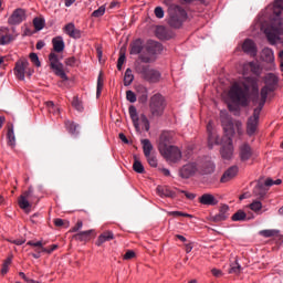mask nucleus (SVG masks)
Listing matches in <instances>:
<instances>
[{
  "instance_id": "f257e3e1",
  "label": "nucleus",
  "mask_w": 283,
  "mask_h": 283,
  "mask_svg": "<svg viewBox=\"0 0 283 283\" xmlns=\"http://www.w3.org/2000/svg\"><path fill=\"white\" fill-rule=\"evenodd\" d=\"M282 10L283 0H275L273 10L275 18L272 20L271 28L265 30L266 39L271 45H275L277 41H280V36L283 34V20L280 18Z\"/></svg>"
},
{
  "instance_id": "f03ea898",
  "label": "nucleus",
  "mask_w": 283,
  "mask_h": 283,
  "mask_svg": "<svg viewBox=\"0 0 283 283\" xmlns=\"http://www.w3.org/2000/svg\"><path fill=\"white\" fill-rule=\"evenodd\" d=\"M229 96L232 103L247 107V105H249V86L234 83L229 91Z\"/></svg>"
},
{
  "instance_id": "7ed1b4c3",
  "label": "nucleus",
  "mask_w": 283,
  "mask_h": 283,
  "mask_svg": "<svg viewBox=\"0 0 283 283\" xmlns=\"http://www.w3.org/2000/svg\"><path fill=\"white\" fill-rule=\"evenodd\" d=\"M163 44L157 41L149 40L145 46V51L138 55L140 63H154L156 54H160Z\"/></svg>"
},
{
  "instance_id": "20e7f679",
  "label": "nucleus",
  "mask_w": 283,
  "mask_h": 283,
  "mask_svg": "<svg viewBox=\"0 0 283 283\" xmlns=\"http://www.w3.org/2000/svg\"><path fill=\"white\" fill-rule=\"evenodd\" d=\"M135 71L148 83H158L161 78V74L158 70L151 69L149 65L143 64V62L135 63Z\"/></svg>"
},
{
  "instance_id": "39448f33",
  "label": "nucleus",
  "mask_w": 283,
  "mask_h": 283,
  "mask_svg": "<svg viewBox=\"0 0 283 283\" xmlns=\"http://www.w3.org/2000/svg\"><path fill=\"white\" fill-rule=\"evenodd\" d=\"M168 24L170 28H182L185 21H187V11L180 6H171L168 9Z\"/></svg>"
},
{
  "instance_id": "423d86ee",
  "label": "nucleus",
  "mask_w": 283,
  "mask_h": 283,
  "mask_svg": "<svg viewBox=\"0 0 283 283\" xmlns=\"http://www.w3.org/2000/svg\"><path fill=\"white\" fill-rule=\"evenodd\" d=\"M165 107H167V103L165 102V97L157 93L150 97L149 101V109L151 116H160L165 112Z\"/></svg>"
},
{
  "instance_id": "0eeeda50",
  "label": "nucleus",
  "mask_w": 283,
  "mask_h": 283,
  "mask_svg": "<svg viewBox=\"0 0 283 283\" xmlns=\"http://www.w3.org/2000/svg\"><path fill=\"white\" fill-rule=\"evenodd\" d=\"M129 116L132 118L133 125L136 129V132H140V123L144 124L145 130L149 132V119L145 114H142L138 116V111L136 109V106L132 105L128 108ZM140 122V123H139Z\"/></svg>"
},
{
  "instance_id": "6e6552de",
  "label": "nucleus",
  "mask_w": 283,
  "mask_h": 283,
  "mask_svg": "<svg viewBox=\"0 0 283 283\" xmlns=\"http://www.w3.org/2000/svg\"><path fill=\"white\" fill-rule=\"evenodd\" d=\"M158 150L168 163H178V160L182 158L180 148L174 145L167 146L165 148H158Z\"/></svg>"
},
{
  "instance_id": "1a4fd4ad",
  "label": "nucleus",
  "mask_w": 283,
  "mask_h": 283,
  "mask_svg": "<svg viewBox=\"0 0 283 283\" xmlns=\"http://www.w3.org/2000/svg\"><path fill=\"white\" fill-rule=\"evenodd\" d=\"M34 200H36L35 202H39V199L34 196V188L30 186L29 189L19 197L18 205L20 209H30L34 203Z\"/></svg>"
},
{
  "instance_id": "9d476101",
  "label": "nucleus",
  "mask_w": 283,
  "mask_h": 283,
  "mask_svg": "<svg viewBox=\"0 0 283 283\" xmlns=\"http://www.w3.org/2000/svg\"><path fill=\"white\" fill-rule=\"evenodd\" d=\"M49 61L50 67L53 70L54 74L60 76L62 81H67V74H65V71L63 70V63L59 61V55L54 52L50 53Z\"/></svg>"
},
{
  "instance_id": "9b49d317",
  "label": "nucleus",
  "mask_w": 283,
  "mask_h": 283,
  "mask_svg": "<svg viewBox=\"0 0 283 283\" xmlns=\"http://www.w3.org/2000/svg\"><path fill=\"white\" fill-rule=\"evenodd\" d=\"M14 74L19 81L25 80V74L32 76V71L30 70V62L28 60H20L15 63Z\"/></svg>"
},
{
  "instance_id": "f8f14e48",
  "label": "nucleus",
  "mask_w": 283,
  "mask_h": 283,
  "mask_svg": "<svg viewBox=\"0 0 283 283\" xmlns=\"http://www.w3.org/2000/svg\"><path fill=\"white\" fill-rule=\"evenodd\" d=\"M262 108H254L253 115L248 118L247 122V134L248 136H253L258 132V125L260 123V114Z\"/></svg>"
},
{
  "instance_id": "ddd939ff",
  "label": "nucleus",
  "mask_w": 283,
  "mask_h": 283,
  "mask_svg": "<svg viewBox=\"0 0 283 283\" xmlns=\"http://www.w3.org/2000/svg\"><path fill=\"white\" fill-rule=\"evenodd\" d=\"M25 9L18 8L13 10L12 14L8 19L9 25H21L22 21H25Z\"/></svg>"
},
{
  "instance_id": "4468645a",
  "label": "nucleus",
  "mask_w": 283,
  "mask_h": 283,
  "mask_svg": "<svg viewBox=\"0 0 283 283\" xmlns=\"http://www.w3.org/2000/svg\"><path fill=\"white\" fill-rule=\"evenodd\" d=\"M175 136H176V134L171 130L163 132L159 137L158 149H165V147L171 146V144L174 143Z\"/></svg>"
},
{
  "instance_id": "2eb2a0df",
  "label": "nucleus",
  "mask_w": 283,
  "mask_h": 283,
  "mask_svg": "<svg viewBox=\"0 0 283 283\" xmlns=\"http://www.w3.org/2000/svg\"><path fill=\"white\" fill-rule=\"evenodd\" d=\"M253 157V148L248 143L242 144L239 147V158L241 163H247V160H251Z\"/></svg>"
},
{
  "instance_id": "dca6fc26",
  "label": "nucleus",
  "mask_w": 283,
  "mask_h": 283,
  "mask_svg": "<svg viewBox=\"0 0 283 283\" xmlns=\"http://www.w3.org/2000/svg\"><path fill=\"white\" fill-rule=\"evenodd\" d=\"M196 171H198V166L196 164H186L179 169V176L184 179L191 178Z\"/></svg>"
},
{
  "instance_id": "f3484780",
  "label": "nucleus",
  "mask_w": 283,
  "mask_h": 283,
  "mask_svg": "<svg viewBox=\"0 0 283 283\" xmlns=\"http://www.w3.org/2000/svg\"><path fill=\"white\" fill-rule=\"evenodd\" d=\"M220 154L224 160H231L233 158V140H231V137H228V144L222 146Z\"/></svg>"
},
{
  "instance_id": "a211bd4d",
  "label": "nucleus",
  "mask_w": 283,
  "mask_h": 283,
  "mask_svg": "<svg viewBox=\"0 0 283 283\" xmlns=\"http://www.w3.org/2000/svg\"><path fill=\"white\" fill-rule=\"evenodd\" d=\"M14 41V35L10 34V29L6 27L0 28V45H8Z\"/></svg>"
},
{
  "instance_id": "6ab92c4d",
  "label": "nucleus",
  "mask_w": 283,
  "mask_h": 283,
  "mask_svg": "<svg viewBox=\"0 0 283 283\" xmlns=\"http://www.w3.org/2000/svg\"><path fill=\"white\" fill-rule=\"evenodd\" d=\"M143 50H145V44L142 39L134 40L129 45V54L140 55L143 54Z\"/></svg>"
},
{
  "instance_id": "aec40b11",
  "label": "nucleus",
  "mask_w": 283,
  "mask_h": 283,
  "mask_svg": "<svg viewBox=\"0 0 283 283\" xmlns=\"http://www.w3.org/2000/svg\"><path fill=\"white\" fill-rule=\"evenodd\" d=\"M242 50L245 54H250V56H258V48L255 46V42L251 39H247L242 44Z\"/></svg>"
},
{
  "instance_id": "412c9836",
  "label": "nucleus",
  "mask_w": 283,
  "mask_h": 283,
  "mask_svg": "<svg viewBox=\"0 0 283 283\" xmlns=\"http://www.w3.org/2000/svg\"><path fill=\"white\" fill-rule=\"evenodd\" d=\"M254 196H258L259 200H264V196L269 193V189L264 186V179H260L253 189Z\"/></svg>"
},
{
  "instance_id": "4be33fe9",
  "label": "nucleus",
  "mask_w": 283,
  "mask_h": 283,
  "mask_svg": "<svg viewBox=\"0 0 283 283\" xmlns=\"http://www.w3.org/2000/svg\"><path fill=\"white\" fill-rule=\"evenodd\" d=\"M238 171H240L238 166H231L223 172L220 182H229L230 180H233V178L238 176Z\"/></svg>"
},
{
  "instance_id": "5701e85b",
  "label": "nucleus",
  "mask_w": 283,
  "mask_h": 283,
  "mask_svg": "<svg viewBox=\"0 0 283 283\" xmlns=\"http://www.w3.org/2000/svg\"><path fill=\"white\" fill-rule=\"evenodd\" d=\"M261 59L265 63H270L272 67H275V54L273 53L272 49L265 48L261 52Z\"/></svg>"
},
{
  "instance_id": "b1692460",
  "label": "nucleus",
  "mask_w": 283,
  "mask_h": 283,
  "mask_svg": "<svg viewBox=\"0 0 283 283\" xmlns=\"http://www.w3.org/2000/svg\"><path fill=\"white\" fill-rule=\"evenodd\" d=\"M199 202L200 205H206L208 207H216V205H218V199H216V197L211 193H203L199 198Z\"/></svg>"
},
{
  "instance_id": "393cba45",
  "label": "nucleus",
  "mask_w": 283,
  "mask_h": 283,
  "mask_svg": "<svg viewBox=\"0 0 283 283\" xmlns=\"http://www.w3.org/2000/svg\"><path fill=\"white\" fill-rule=\"evenodd\" d=\"M64 31L71 39H81V30L76 29L74 23H69L64 27Z\"/></svg>"
},
{
  "instance_id": "a878e982",
  "label": "nucleus",
  "mask_w": 283,
  "mask_h": 283,
  "mask_svg": "<svg viewBox=\"0 0 283 283\" xmlns=\"http://www.w3.org/2000/svg\"><path fill=\"white\" fill-rule=\"evenodd\" d=\"M221 125L223 127L224 133L227 136H232L233 134V122L229 116H221Z\"/></svg>"
},
{
  "instance_id": "bb28decb",
  "label": "nucleus",
  "mask_w": 283,
  "mask_h": 283,
  "mask_svg": "<svg viewBox=\"0 0 283 283\" xmlns=\"http://www.w3.org/2000/svg\"><path fill=\"white\" fill-rule=\"evenodd\" d=\"M279 81H280V77H277V75H275V73H268L264 76V83L271 90H275V87H277Z\"/></svg>"
},
{
  "instance_id": "cd10ccee",
  "label": "nucleus",
  "mask_w": 283,
  "mask_h": 283,
  "mask_svg": "<svg viewBox=\"0 0 283 283\" xmlns=\"http://www.w3.org/2000/svg\"><path fill=\"white\" fill-rule=\"evenodd\" d=\"M229 218V206L222 205L219 209V213L213 217V222H222Z\"/></svg>"
},
{
  "instance_id": "c85d7f7f",
  "label": "nucleus",
  "mask_w": 283,
  "mask_h": 283,
  "mask_svg": "<svg viewBox=\"0 0 283 283\" xmlns=\"http://www.w3.org/2000/svg\"><path fill=\"white\" fill-rule=\"evenodd\" d=\"M111 240H114V232L105 231L97 238L95 244L96 247H103L105 242H109Z\"/></svg>"
},
{
  "instance_id": "c756f323",
  "label": "nucleus",
  "mask_w": 283,
  "mask_h": 283,
  "mask_svg": "<svg viewBox=\"0 0 283 283\" xmlns=\"http://www.w3.org/2000/svg\"><path fill=\"white\" fill-rule=\"evenodd\" d=\"M275 88H271V86H263L261 88V99L259 102V106L256 108L259 109H263L265 103H266V98L269 97V92H273Z\"/></svg>"
},
{
  "instance_id": "7c9ffc66",
  "label": "nucleus",
  "mask_w": 283,
  "mask_h": 283,
  "mask_svg": "<svg viewBox=\"0 0 283 283\" xmlns=\"http://www.w3.org/2000/svg\"><path fill=\"white\" fill-rule=\"evenodd\" d=\"M7 137H8V145L9 147H15L17 145V137L14 136V126L12 124L8 125V133H7Z\"/></svg>"
},
{
  "instance_id": "2f4dec72",
  "label": "nucleus",
  "mask_w": 283,
  "mask_h": 283,
  "mask_svg": "<svg viewBox=\"0 0 283 283\" xmlns=\"http://www.w3.org/2000/svg\"><path fill=\"white\" fill-rule=\"evenodd\" d=\"M252 218H254L253 216L252 217H248L247 218V212H244V210H238L232 217H231V220L233 222H244L247 220H252Z\"/></svg>"
},
{
  "instance_id": "473e14b6",
  "label": "nucleus",
  "mask_w": 283,
  "mask_h": 283,
  "mask_svg": "<svg viewBox=\"0 0 283 283\" xmlns=\"http://www.w3.org/2000/svg\"><path fill=\"white\" fill-rule=\"evenodd\" d=\"M54 52L61 53L65 50V42L62 36L54 38L52 40Z\"/></svg>"
},
{
  "instance_id": "72a5a7b5",
  "label": "nucleus",
  "mask_w": 283,
  "mask_h": 283,
  "mask_svg": "<svg viewBox=\"0 0 283 283\" xmlns=\"http://www.w3.org/2000/svg\"><path fill=\"white\" fill-rule=\"evenodd\" d=\"M93 231L94 230L82 231L77 234H74L73 239L78 240L80 242H87L91 240Z\"/></svg>"
},
{
  "instance_id": "f704fd0d",
  "label": "nucleus",
  "mask_w": 283,
  "mask_h": 283,
  "mask_svg": "<svg viewBox=\"0 0 283 283\" xmlns=\"http://www.w3.org/2000/svg\"><path fill=\"white\" fill-rule=\"evenodd\" d=\"M155 34L157 39H160L161 41H165L169 39V33L167 32V28L163 25H158L155 30Z\"/></svg>"
},
{
  "instance_id": "c9c22d12",
  "label": "nucleus",
  "mask_w": 283,
  "mask_h": 283,
  "mask_svg": "<svg viewBox=\"0 0 283 283\" xmlns=\"http://www.w3.org/2000/svg\"><path fill=\"white\" fill-rule=\"evenodd\" d=\"M137 94H139V103H147V98H149L147 87L139 85L137 86Z\"/></svg>"
},
{
  "instance_id": "e433bc0d",
  "label": "nucleus",
  "mask_w": 283,
  "mask_h": 283,
  "mask_svg": "<svg viewBox=\"0 0 283 283\" xmlns=\"http://www.w3.org/2000/svg\"><path fill=\"white\" fill-rule=\"evenodd\" d=\"M144 156H151V151L154 150V145L149 139H142Z\"/></svg>"
},
{
  "instance_id": "4c0bfd02",
  "label": "nucleus",
  "mask_w": 283,
  "mask_h": 283,
  "mask_svg": "<svg viewBox=\"0 0 283 283\" xmlns=\"http://www.w3.org/2000/svg\"><path fill=\"white\" fill-rule=\"evenodd\" d=\"M248 209L254 211L256 216H262V202L259 200H254L252 203L248 206Z\"/></svg>"
},
{
  "instance_id": "58836bf2",
  "label": "nucleus",
  "mask_w": 283,
  "mask_h": 283,
  "mask_svg": "<svg viewBox=\"0 0 283 283\" xmlns=\"http://www.w3.org/2000/svg\"><path fill=\"white\" fill-rule=\"evenodd\" d=\"M64 125L69 134H72V135L78 134V132H76V129H78V125L76 123L72 120H66Z\"/></svg>"
},
{
  "instance_id": "ea45409f",
  "label": "nucleus",
  "mask_w": 283,
  "mask_h": 283,
  "mask_svg": "<svg viewBox=\"0 0 283 283\" xmlns=\"http://www.w3.org/2000/svg\"><path fill=\"white\" fill-rule=\"evenodd\" d=\"M133 169L136 174H145V167L143 166V163L138 160L137 156H134Z\"/></svg>"
},
{
  "instance_id": "a19ab883",
  "label": "nucleus",
  "mask_w": 283,
  "mask_h": 283,
  "mask_svg": "<svg viewBox=\"0 0 283 283\" xmlns=\"http://www.w3.org/2000/svg\"><path fill=\"white\" fill-rule=\"evenodd\" d=\"M132 83H134V73H132V69H127L124 74V85L128 87Z\"/></svg>"
},
{
  "instance_id": "79ce46f5",
  "label": "nucleus",
  "mask_w": 283,
  "mask_h": 283,
  "mask_svg": "<svg viewBox=\"0 0 283 283\" xmlns=\"http://www.w3.org/2000/svg\"><path fill=\"white\" fill-rule=\"evenodd\" d=\"M201 168L203 174H213L216 165L213 164V161L208 160L205 164H202Z\"/></svg>"
},
{
  "instance_id": "37998d69",
  "label": "nucleus",
  "mask_w": 283,
  "mask_h": 283,
  "mask_svg": "<svg viewBox=\"0 0 283 283\" xmlns=\"http://www.w3.org/2000/svg\"><path fill=\"white\" fill-rule=\"evenodd\" d=\"M72 107H74V109L80 113L85 109V107L83 106V102L78 98V96L73 97Z\"/></svg>"
},
{
  "instance_id": "c03bdc74",
  "label": "nucleus",
  "mask_w": 283,
  "mask_h": 283,
  "mask_svg": "<svg viewBox=\"0 0 283 283\" xmlns=\"http://www.w3.org/2000/svg\"><path fill=\"white\" fill-rule=\"evenodd\" d=\"M213 145H220V138L216 136V134L208 135V147L209 149H213Z\"/></svg>"
},
{
  "instance_id": "a18cd8bd",
  "label": "nucleus",
  "mask_w": 283,
  "mask_h": 283,
  "mask_svg": "<svg viewBox=\"0 0 283 283\" xmlns=\"http://www.w3.org/2000/svg\"><path fill=\"white\" fill-rule=\"evenodd\" d=\"M157 191H159L160 196H165V198H176V192H174L169 188H157Z\"/></svg>"
},
{
  "instance_id": "49530a36",
  "label": "nucleus",
  "mask_w": 283,
  "mask_h": 283,
  "mask_svg": "<svg viewBox=\"0 0 283 283\" xmlns=\"http://www.w3.org/2000/svg\"><path fill=\"white\" fill-rule=\"evenodd\" d=\"M242 271V266H240V263L235 261L230 265L229 273L234 275H240V272Z\"/></svg>"
},
{
  "instance_id": "de8ad7c7",
  "label": "nucleus",
  "mask_w": 283,
  "mask_h": 283,
  "mask_svg": "<svg viewBox=\"0 0 283 283\" xmlns=\"http://www.w3.org/2000/svg\"><path fill=\"white\" fill-rule=\"evenodd\" d=\"M33 25H34L35 30L41 31V30H43V28H45V20H43L41 18H35V19H33Z\"/></svg>"
},
{
  "instance_id": "09e8293b",
  "label": "nucleus",
  "mask_w": 283,
  "mask_h": 283,
  "mask_svg": "<svg viewBox=\"0 0 283 283\" xmlns=\"http://www.w3.org/2000/svg\"><path fill=\"white\" fill-rule=\"evenodd\" d=\"M103 92V72L101 71L97 77V91H96V96H101Z\"/></svg>"
},
{
  "instance_id": "8fccbe9b",
  "label": "nucleus",
  "mask_w": 283,
  "mask_h": 283,
  "mask_svg": "<svg viewBox=\"0 0 283 283\" xmlns=\"http://www.w3.org/2000/svg\"><path fill=\"white\" fill-rule=\"evenodd\" d=\"M277 233H280L277 230H262L260 235H263V238H274Z\"/></svg>"
},
{
  "instance_id": "3c124183",
  "label": "nucleus",
  "mask_w": 283,
  "mask_h": 283,
  "mask_svg": "<svg viewBox=\"0 0 283 283\" xmlns=\"http://www.w3.org/2000/svg\"><path fill=\"white\" fill-rule=\"evenodd\" d=\"M10 264H12V258H8L3 264H2V269H1V273L2 275H6L10 269Z\"/></svg>"
},
{
  "instance_id": "603ef678",
  "label": "nucleus",
  "mask_w": 283,
  "mask_h": 283,
  "mask_svg": "<svg viewBox=\"0 0 283 283\" xmlns=\"http://www.w3.org/2000/svg\"><path fill=\"white\" fill-rule=\"evenodd\" d=\"M29 57L35 67H41V61H39V55H36V53H30Z\"/></svg>"
},
{
  "instance_id": "864d4df0",
  "label": "nucleus",
  "mask_w": 283,
  "mask_h": 283,
  "mask_svg": "<svg viewBox=\"0 0 283 283\" xmlns=\"http://www.w3.org/2000/svg\"><path fill=\"white\" fill-rule=\"evenodd\" d=\"M169 216H172L174 218H191V214L180 211H170Z\"/></svg>"
},
{
  "instance_id": "5fc2aeb1",
  "label": "nucleus",
  "mask_w": 283,
  "mask_h": 283,
  "mask_svg": "<svg viewBox=\"0 0 283 283\" xmlns=\"http://www.w3.org/2000/svg\"><path fill=\"white\" fill-rule=\"evenodd\" d=\"M154 13L157 19H165V10L163 7H156Z\"/></svg>"
},
{
  "instance_id": "6e6d98bb",
  "label": "nucleus",
  "mask_w": 283,
  "mask_h": 283,
  "mask_svg": "<svg viewBox=\"0 0 283 283\" xmlns=\"http://www.w3.org/2000/svg\"><path fill=\"white\" fill-rule=\"evenodd\" d=\"M103 14H105V6H102L97 10L93 11L92 17L98 19V17H103Z\"/></svg>"
},
{
  "instance_id": "4d7b16f0",
  "label": "nucleus",
  "mask_w": 283,
  "mask_h": 283,
  "mask_svg": "<svg viewBox=\"0 0 283 283\" xmlns=\"http://www.w3.org/2000/svg\"><path fill=\"white\" fill-rule=\"evenodd\" d=\"M126 57L125 53H120L118 60H117V70L120 72L123 70V65L125 64Z\"/></svg>"
},
{
  "instance_id": "13d9d810",
  "label": "nucleus",
  "mask_w": 283,
  "mask_h": 283,
  "mask_svg": "<svg viewBox=\"0 0 283 283\" xmlns=\"http://www.w3.org/2000/svg\"><path fill=\"white\" fill-rule=\"evenodd\" d=\"M126 99L129 103H136V93H134L133 91H127L126 92Z\"/></svg>"
},
{
  "instance_id": "bf43d9fd",
  "label": "nucleus",
  "mask_w": 283,
  "mask_h": 283,
  "mask_svg": "<svg viewBox=\"0 0 283 283\" xmlns=\"http://www.w3.org/2000/svg\"><path fill=\"white\" fill-rule=\"evenodd\" d=\"M55 227H70V221H65L63 219H54Z\"/></svg>"
},
{
  "instance_id": "052dcab7",
  "label": "nucleus",
  "mask_w": 283,
  "mask_h": 283,
  "mask_svg": "<svg viewBox=\"0 0 283 283\" xmlns=\"http://www.w3.org/2000/svg\"><path fill=\"white\" fill-rule=\"evenodd\" d=\"M147 160H148V165H150V167H158V159H156V157L149 155L146 156Z\"/></svg>"
},
{
  "instance_id": "680f3d73",
  "label": "nucleus",
  "mask_w": 283,
  "mask_h": 283,
  "mask_svg": "<svg viewBox=\"0 0 283 283\" xmlns=\"http://www.w3.org/2000/svg\"><path fill=\"white\" fill-rule=\"evenodd\" d=\"M59 249V245L52 244L49 248H42V253H53V251H56Z\"/></svg>"
},
{
  "instance_id": "e2e57ef3",
  "label": "nucleus",
  "mask_w": 283,
  "mask_h": 283,
  "mask_svg": "<svg viewBox=\"0 0 283 283\" xmlns=\"http://www.w3.org/2000/svg\"><path fill=\"white\" fill-rule=\"evenodd\" d=\"M134 258H136V252H134V250H127L124 254V260H134Z\"/></svg>"
},
{
  "instance_id": "0e129e2a",
  "label": "nucleus",
  "mask_w": 283,
  "mask_h": 283,
  "mask_svg": "<svg viewBox=\"0 0 283 283\" xmlns=\"http://www.w3.org/2000/svg\"><path fill=\"white\" fill-rule=\"evenodd\" d=\"M65 65H69L70 67H74L76 65V57L71 56L65 60Z\"/></svg>"
},
{
  "instance_id": "69168bd1",
  "label": "nucleus",
  "mask_w": 283,
  "mask_h": 283,
  "mask_svg": "<svg viewBox=\"0 0 283 283\" xmlns=\"http://www.w3.org/2000/svg\"><path fill=\"white\" fill-rule=\"evenodd\" d=\"M80 229H83V221L82 220H78L76 222V224L72 228L71 232L76 233V231H78Z\"/></svg>"
},
{
  "instance_id": "338daca9",
  "label": "nucleus",
  "mask_w": 283,
  "mask_h": 283,
  "mask_svg": "<svg viewBox=\"0 0 283 283\" xmlns=\"http://www.w3.org/2000/svg\"><path fill=\"white\" fill-rule=\"evenodd\" d=\"M179 193H184L188 200H193L196 198V195L187 192L185 190H179Z\"/></svg>"
},
{
  "instance_id": "774afa93",
  "label": "nucleus",
  "mask_w": 283,
  "mask_h": 283,
  "mask_svg": "<svg viewBox=\"0 0 283 283\" xmlns=\"http://www.w3.org/2000/svg\"><path fill=\"white\" fill-rule=\"evenodd\" d=\"M279 57H280V61H281V64H280L281 72H283V51H280Z\"/></svg>"
}]
</instances>
